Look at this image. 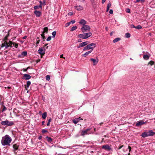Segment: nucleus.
I'll use <instances>...</instances> for the list:
<instances>
[{
    "label": "nucleus",
    "instance_id": "1",
    "mask_svg": "<svg viewBox=\"0 0 155 155\" xmlns=\"http://www.w3.org/2000/svg\"><path fill=\"white\" fill-rule=\"evenodd\" d=\"M9 35V34L8 33V35L5 37L3 40L2 41V44L1 46V48L5 47V48L7 49L8 47L11 48L12 47V42L10 41H9L8 42H7L6 41Z\"/></svg>",
    "mask_w": 155,
    "mask_h": 155
},
{
    "label": "nucleus",
    "instance_id": "2",
    "mask_svg": "<svg viewBox=\"0 0 155 155\" xmlns=\"http://www.w3.org/2000/svg\"><path fill=\"white\" fill-rule=\"evenodd\" d=\"M12 141L11 138L6 135L3 137L1 140V143L3 146H10V143Z\"/></svg>",
    "mask_w": 155,
    "mask_h": 155
},
{
    "label": "nucleus",
    "instance_id": "3",
    "mask_svg": "<svg viewBox=\"0 0 155 155\" xmlns=\"http://www.w3.org/2000/svg\"><path fill=\"white\" fill-rule=\"evenodd\" d=\"M95 44L94 43H92L87 45L86 46L84 47L83 50L87 51L89 49H91V50H92V51L94 48H95Z\"/></svg>",
    "mask_w": 155,
    "mask_h": 155
},
{
    "label": "nucleus",
    "instance_id": "4",
    "mask_svg": "<svg viewBox=\"0 0 155 155\" xmlns=\"http://www.w3.org/2000/svg\"><path fill=\"white\" fill-rule=\"evenodd\" d=\"M91 28L90 27L87 25H85L83 26L81 28V30L82 32H84L89 31Z\"/></svg>",
    "mask_w": 155,
    "mask_h": 155
},
{
    "label": "nucleus",
    "instance_id": "5",
    "mask_svg": "<svg viewBox=\"0 0 155 155\" xmlns=\"http://www.w3.org/2000/svg\"><path fill=\"white\" fill-rule=\"evenodd\" d=\"M90 128H87L84 130H82L81 132V135L82 136L84 137L87 134H90L89 131L91 130Z\"/></svg>",
    "mask_w": 155,
    "mask_h": 155
},
{
    "label": "nucleus",
    "instance_id": "6",
    "mask_svg": "<svg viewBox=\"0 0 155 155\" xmlns=\"http://www.w3.org/2000/svg\"><path fill=\"white\" fill-rule=\"evenodd\" d=\"M102 148L103 149L108 151H110L111 150V148L108 144H106L103 146L102 147Z\"/></svg>",
    "mask_w": 155,
    "mask_h": 155
},
{
    "label": "nucleus",
    "instance_id": "7",
    "mask_svg": "<svg viewBox=\"0 0 155 155\" xmlns=\"http://www.w3.org/2000/svg\"><path fill=\"white\" fill-rule=\"evenodd\" d=\"M88 43L87 41H85L80 43L78 46L77 48H79L86 45Z\"/></svg>",
    "mask_w": 155,
    "mask_h": 155
},
{
    "label": "nucleus",
    "instance_id": "8",
    "mask_svg": "<svg viewBox=\"0 0 155 155\" xmlns=\"http://www.w3.org/2000/svg\"><path fill=\"white\" fill-rule=\"evenodd\" d=\"M31 78V76L29 74H24L22 79L26 80H28L30 79Z\"/></svg>",
    "mask_w": 155,
    "mask_h": 155
},
{
    "label": "nucleus",
    "instance_id": "9",
    "mask_svg": "<svg viewBox=\"0 0 155 155\" xmlns=\"http://www.w3.org/2000/svg\"><path fill=\"white\" fill-rule=\"evenodd\" d=\"M38 52L41 55H44L45 54V50H44L42 48H40L38 51Z\"/></svg>",
    "mask_w": 155,
    "mask_h": 155
},
{
    "label": "nucleus",
    "instance_id": "10",
    "mask_svg": "<svg viewBox=\"0 0 155 155\" xmlns=\"http://www.w3.org/2000/svg\"><path fill=\"white\" fill-rule=\"evenodd\" d=\"M145 123V122H143L142 120H141L139 121H138L136 124V126H140L141 125L143 124H144Z\"/></svg>",
    "mask_w": 155,
    "mask_h": 155
},
{
    "label": "nucleus",
    "instance_id": "11",
    "mask_svg": "<svg viewBox=\"0 0 155 155\" xmlns=\"http://www.w3.org/2000/svg\"><path fill=\"white\" fill-rule=\"evenodd\" d=\"M147 133L149 136H153L155 134V132H153L152 130H149Z\"/></svg>",
    "mask_w": 155,
    "mask_h": 155
},
{
    "label": "nucleus",
    "instance_id": "12",
    "mask_svg": "<svg viewBox=\"0 0 155 155\" xmlns=\"http://www.w3.org/2000/svg\"><path fill=\"white\" fill-rule=\"evenodd\" d=\"M34 13L37 17H39L41 14V12L40 11H37V10L35 11L34 12Z\"/></svg>",
    "mask_w": 155,
    "mask_h": 155
},
{
    "label": "nucleus",
    "instance_id": "13",
    "mask_svg": "<svg viewBox=\"0 0 155 155\" xmlns=\"http://www.w3.org/2000/svg\"><path fill=\"white\" fill-rule=\"evenodd\" d=\"M90 60L91 61L93 62V65H96L98 63V60H97L93 58H91Z\"/></svg>",
    "mask_w": 155,
    "mask_h": 155
},
{
    "label": "nucleus",
    "instance_id": "14",
    "mask_svg": "<svg viewBox=\"0 0 155 155\" xmlns=\"http://www.w3.org/2000/svg\"><path fill=\"white\" fill-rule=\"evenodd\" d=\"M79 24L83 25V26L85 25V24H86V21L84 19H81L80 21L79 22Z\"/></svg>",
    "mask_w": 155,
    "mask_h": 155
},
{
    "label": "nucleus",
    "instance_id": "15",
    "mask_svg": "<svg viewBox=\"0 0 155 155\" xmlns=\"http://www.w3.org/2000/svg\"><path fill=\"white\" fill-rule=\"evenodd\" d=\"M78 38H82L83 39H86L84 33L78 35Z\"/></svg>",
    "mask_w": 155,
    "mask_h": 155
},
{
    "label": "nucleus",
    "instance_id": "16",
    "mask_svg": "<svg viewBox=\"0 0 155 155\" xmlns=\"http://www.w3.org/2000/svg\"><path fill=\"white\" fill-rule=\"evenodd\" d=\"M75 8L78 11H80L83 9V7L80 5L75 6Z\"/></svg>",
    "mask_w": 155,
    "mask_h": 155
},
{
    "label": "nucleus",
    "instance_id": "17",
    "mask_svg": "<svg viewBox=\"0 0 155 155\" xmlns=\"http://www.w3.org/2000/svg\"><path fill=\"white\" fill-rule=\"evenodd\" d=\"M141 136L144 138L149 136L147 132H144L142 134Z\"/></svg>",
    "mask_w": 155,
    "mask_h": 155
},
{
    "label": "nucleus",
    "instance_id": "18",
    "mask_svg": "<svg viewBox=\"0 0 155 155\" xmlns=\"http://www.w3.org/2000/svg\"><path fill=\"white\" fill-rule=\"evenodd\" d=\"M84 34L85 35L86 39L88 37L91 36L92 35V33L91 32H88L87 33H85Z\"/></svg>",
    "mask_w": 155,
    "mask_h": 155
},
{
    "label": "nucleus",
    "instance_id": "19",
    "mask_svg": "<svg viewBox=\"0 0 155 155\" xmlns=\"http://www.w3.org/2000/svg\"><path fill=\"white\" fill-rule=\"evenodd\" d=\"M92 52V50H91L90 51H87L84 54H83L82 55V56H83L84 57H86L87 55H88L89 53H91Z\"/></svg>",
    "mask_w": 155,
    "mask_h": 155
},
{
    "label": "nucleus",
    "instance_id": "20",
    "mask_svg": "<svg viewBox=\"0 0 155 155\" xmlns=\"http://www.w3.org/2000/svg\"><path fill=\"white\" fill-rule=\"evenodd\" d=\"M19 146L17 144H15L13 145V147L14 149V151H16L18 150V147Z\"/></svg>",
    "mask_w": 155,
    "mask_h": 155
},
{
    "label": "nucleus",
    "instance_id": "21",
    "mask_svg": "<svg viewBox=\"0 0 155 155\" xmlns=\"http://www.w3.org/2000/svg\"><path fill=\"white\" fill-rule=\"evenodd\" d=\"M31 82L30 81H27V82L26 85H25V89H27V88H28L29 86L31 84Z\"/></svg>",
    "mask_w": 155,
    "mask_h": 155
},
{
    "label": "nucleus",
    "instance_id": "22",
    "mask_svg": "<svg viewBox=\"0 0 155 155\" xmlns=\"http://www.w3.org/2000/svg\"><path fill=\"white\" fill-rule=\"evenodd\" d=\"M7 126H11L14 124V122L13 121H9L8 120V122L7 123Z\"/></svg>",
    "mask_w": 155,
    "mask_h": 155
},
{
    "label": "nucleus",
    "instance_id": "23",
    "mask_svg": "<svg viewBox=\"0 0 155 155\" xmlns=\"http://www.w3.org/2000/svg\"><path fill=\"white\" fill-rule=\"evenodd\" d=\"M111 4L110 2L108 3V4L107 5V10H106V12H108L109 10L110 7L111 6Z\"/></svg>",
    "mask_w": 155,
    "mask_h": 155
},
{
    "label": "nucleus",
    "instance_id": "24",
    "mask_svg": "<svg viewBox=\"0 0 155 155\" xmlns=\"http://www.w3.org/2000/svg\"><path fill=\"white\" fill-rule=\"evenodd\" d=\"M46 138L48 142L51 143L52 141V139L51 137L47 136Z\"/></svg>",
    "mask_w": 155,
    "mask_h": 155
},
{
    "label": "nucleus",
    "instance_id": "25",
    "mask_svg": "<svg viewBox=\"0 0 155 155\" xmlns=\"http://www.w3.org/2000/svg\"><path fill=\"white\" fill-rule=\"evenodd\" d=\"M149 56L147 54H144L143 56V58L145 60H147L149 59Z\"/></svg>",
    "mask_w": 155,
    "mask_h": 155
},
{
    "label": "nucleus",
    "instance_id": "26",
    "mask_svg": "<svg viewBox=\"0 0 155 155\" xmlns=\"http://www.w3.org/2000/svg\"><path fill=\"white\" fill-rule=\"evenodd\" d=\"M8 122V120H6L4 121H2L1 122V124L3 125H7V123Z\"/></svg>",
    "mask_w": 155,
    "mask_h": 155
},
{
    "label": "nucleus",
    "instance_id": "27",
    "mask_svg": "<svg viewBox=\"0 0 155 155\" xmlns=\"http://www.w3.org/2000/svg\"><path fill=\"white\" fill-rule=\"evenodd\" d=\"M47 116V113L45 112L42 114V118L43 119H45Z\"/></svg>",
    "mask_w": 155,
    "mask_h": 155
},
{
    "label": "nucleus",
    "instance_id": "28",
    "mask_svg": "<svg viewBox=\"0 0 155 155\" xmlns=\"http://www.w3.org/2000/svg\"><path fill=\"white\" fill-rule=\"evenodd\" d=\"M121 39L120 38H115V39H114L113 41L114 43H116L118 41H120Z\"/></svg>",
    "mask_w": 155,
    "mask_h": 155
},
{
    "label": "nucleus",
    "instance_id": "29",
    "mask_svg": "<svg viewBox=\"0 0 155 155\" xmlns=\"http://www.w3.org/2000/svg\"><path fill=\"white\" fill-rule=\"evenodd\" d=\"M48 28L47 27H45L44 28V31L43 32V33H44L45 32H46V33H48Z\"/></svg>",
    "mask_w": 155,
    "mask_h": 155
},
{
    "label": "nucleus",
    "instance_id": "30",
    "mask_svg": "<svg viewBox=\"0 0 155 155\" xmlns=\"http://www.w3.org/2000/svg\"><path fill=\"white\" fill-rule=\"evenodd\" d=\"M77 28V27L76 26H74L72 27L71 29V31H73L74 30H76Z\"/></svg>",
    "mask_w": 155,
    "mask_h": 155
},
{
    "label": "nucleus",
    "instance_id": "31",
    "mask_svg": "<svg viewBox=\"0 0 155 155\" xmlns=\"http://www.w3.org/2000/svg\"><path fill=\"white\" fill-rule=\"evenodd\" d=\"M73 121L74 124H76L78 123V122L79 121V120H78V119H74L73 120Z\"/></svg>",
    "mask_w": 155,
    "mask_h": 155
},
{
    "label": "nucleus",
    "instance_id": "32",
    "mask_svg": "<svg viewBox=\"0 0 155 155\" xmlns=\"http://www.w3.org/2000/svg\"><path fill=\"white\" fill-rule=\"evenodd\" d=\"M39 8H41V5H36L34 7V8L35 9H38Z\"/></svg>",
    "mask_w": 155,
    "mask_h": 155
},
{
    "label": "nucleus",
    "instance_id": "33",
    "mask_svg": "<svg viewBox=\"0 0 155 155\" xmlns=\"http://www.w3.org/2000/svg\"><path fill=\"white\" fill-rule=\"evenodd\" d=\"M21 54L22 56H26L27 54V53L26 51H24L22 52Z\"/></svg>",
    "mask_w": 155,
    "mask_h": 155
},
{
    "label": "nucleus",
    "instance_id": "34",
    "mask_svg": "<svg viewBox=\"0 0 155 155\" xmlns=\"http://www.w3.org/2000/svg\"><path fill=\"white\" fill-rule=\"evenodd\" d=\"M130 35L129 33H127L125 34V37L127 38H130Z\"/></svg>",
    "mask_w": 155,
    "mask_h": 155
},
{
    "label": "nucleus",
    "instance_id": "35",
    "mask_svg": "<svg viewBox=\"0 0 155 155\" xmlns=\"http://www.w3.org/2000/svg\"><path fill=\"white\" fill-rule=\"evenodd\" d=\"M12 47H15L16 48H17L18 47V45L17 44H15L13 42H12Z\"/></svg>",
    "mask_w": 155,
    "mask_h": 155
},
{
    "label": "nucleus",
    "instance_id": "36",
    "mask_svg": "<svg viewBox=\"0 0 155 155\" xmlns=\"http://www.w3.org/2000/svg\"><path fill=\"white\" fill-rule=\"evenodd\" d=\"M42 39L43 40V41H45V34L44 33H42V34L41 35Z\"/></svg>",
    "mask_w": 155,
    "mask_h": 155
},
{
    "label": "nucleus",
    "instance_id": "37",
    "mask_svg": "<svg viewBox=\"0 0 155 155\" xmlns=\"http://www.w3.org/2000/svg\"><path fill=\"white\" fill-rule=\"evenodd\" d=\"M52 35L53 38H54L55 37L56 35V31H53L52 33Z\"/></svg>",
    "mask_w": 155,
    "mask_h": 155
},
{
    "label": "nucleus",
    "instance_id": "38",
    "mask_svg": "<svg viewBox=\"0 0 155 155\" xmlns=\"http://www.w3.org/2000/svg\"><path fill=\"white\" fill-rule=\"evenodd\" d=\"M142 28V26L140 25H138L137 26H136L135 28H136L137 29H141Z\"/></svg>",
    "mask_w": 155,
    "mask_h": 155
},
{
    "label": "nucleus",
    "instance_id": "39",
    "mask_svg": "<svg viewBox=\"0 0 155 155\" xmlns=\"http://www.w3.org/2000/svg\"><path fill=\"white\" fill-rule=\"evenodd\" d=\"M46 79L48 81H49L50 79V77L49 75H47L46 76Z\"/></svg>",
    "mask_w": 155,
    "mask_h": 155
},
{
    "label": "nucleus",
    "instance_id": "40",
    "mask_svg": "<svg viewBox=\"0 0 155 155\" xmlns=\"http://www.w3.org/2000/svg\"><path fill=\"white\" fill-rule=\"evenodd\" d=\"M154 62L153 61H150L149 63L148 64H150L151 65H152L153 64Z\"/></svg>",
    "mask_w": 155,
    "mask_h": 155
},
{
    "label": "nucleus",
    "instance_id": "41",
    "mask_svg": "<svg viewBox=\"0 0 155 155\" xmlns=\"http://www.w3.org/2000/svg\"><path fill=\"white\" fill-rule=\"evenodd\" d=\"M71 24V23L70 22L67 23L65 24V27H66L69 26L70 24Z\"/></svg>",
    "mask_w": 155,
    "mask_h": 155
},
{
    "label": "nucleus",
    "instance_id": "42",
    "mask_svg": "<svg viewBox=\"0 0 155 155\" xmlns=\"http://www.w3.org/2000/svg\"><path fill=\"white\" fill-rule=\"evenodd\" d=\"M48 131L47 130L45 129H43L42 130V132L43 133H45L46 132H47Z\"/></svg>",
    "mask_w": 155,
    "mask_h": 155
},
{
    "label": "nucleus",
    "instance_id": "43",
    "mask_svg": "<svg viewBox=\"0 0 155 155\" xmlns=\"http://www.w3.org/2000/svg\"><path fill=\"white\" fill-rule=\"evenodd\" d=\"M51 36H50L48 37V38L46 39V41H50L51 40Z\"/></svg>",
    "mask_w": 155,
    "mask_h": 155
},
{
    "label": "nucleus",
    "instance_id": "44",
    "mask_svg": "<svg viewBox=\"0 0 155 155\" xmlns=\"http://www.w3.org/2000/svg\"><path fill=\"white\" fill-rule=\"evenodd\" d=\"M126 12L130 13V10L129 8H127L126 10Z\"/></svg>",
    "mask_w": 155,
    "mask_h": 155
},
{
    "label": "nucleus",
    "instance_id": "45",
    "mask_svg": "<svg viewBox=\"0 0 155 155\" xmlns=\"http://www.w3.org/2000/svg\"><path fill=\"white\" fill-rule=\"evenodd\" d=\"M109 13L110 14H112L113 13V10L112 9H110L109 11Z\"/></svg>",
    "mask_w": 155,
    "mask_h": 155
},
{
    "label": "nucleus",
    "instance_id": "46",
    "mask_svg": "<svg viewBox=\"0 0 155 155\" xmlns=\"http://www.w3.org/2000/svg\"><path fill=\"white\" fill-rule=\"evenodd\" d=\"M130 27L131 28H136V26H135L134 25H130Z\"/></svg>",
    "mask_w": 155,
    "mask_h": 155
},
{
    "label": "nucleus",
    "instance_id": "47",
    "mask_svg": "<svg viewBox=\"0 0 155 155\" xmlns=\"http://www.w3.org/2000/svg\"><path fill=\"white\" fill-rule=\"evenodd\" d=\"M73 15V12H70L68 13V15Z\"/></svg>",
    "mask_w": 155,
    "mask_h": 155
},
{
    "label": "nucleus",
    "instance_id": "48",
    "mask_svg": "<svg viewBox=\"0 0 155 155\" xmlns=\"http://www.w3.org/2000/svg\"><path fill=\"white\" fill-rule=\"evenodd\" d=\"M75 21L74 20H73L71 21H70V22L71 23H72V24H74L75 22Z\"/></svg>",
    "mask_w": 155,
    "mask_h": 155
},
{
    "label": "nucleus",
    "instance_id": "49",
    "mask_svg": "<svg viewBox=\"0 0 155 155\" xmlns=\"http://www.w3.org/2000/svg\"><path fill=\"white\" fill-rule=\"evenodd\" d=\"M42 3L43 5H46L45 1L43 0Z\"/></svg>",
    "mask_w": 155,
    "mask_h": 155
},
{
    "label": "nucleus",
    "instance_id": "50",
    "mask_svg": "<svg viewBox=\"0 0 155 155\" xmlns=\"http://www.w3.org/2000/svg\"><path fill=\"white\" fill-rule=\"evenodd\" d=\"M128 148L129 149V151L130 152L131 151V148L129 146L128 147Z\"/></svg>",
    "mask_w": 155,
    "mask_h": 155
},
{
    "label": "nucleus",
    "instance_id": "51",
    "mask_svg": "<svg viewBox=\"0 0 155 155\" xmlns=\"http://www.w3.org/2000/svg\"><path fill=\"white\" fill-rule=\"evenodd\" d=\"M123 146H124L123 145H122V146H120L118 148V150L120 149Z\"/></svg>",
    "mask_w": 155,
    "mask_h": 155
},
{
    "label": "nucleus",
    "instance_id": "52",
    "mask_svg": "<svg viewBox=\"0 0 155 155\" xmlns=\"http://www.w3.org/2000/svg\"><path fill=\"white\" fill-rule=\"evenodd\" d=\"M39 42H40V40H37L36 44L37 45V44H38Z\"/></svg>",
    "mask_w": 155,
    "mask_h": 155
},
{
    "label": "nucleus",
    "instance_id": "53",
    "mask_svg": "<svg viewBox=\"0 0 155 155\" xmlns=\"http://www.w3.org/2000/svg\"><path fill=\"white\" fill-rule=\"evenodd\" d=\"M78 42H81L82 41H81V39H78Z\"/></svg>",
    "mask_w": 155,
    "mask_h": 155
},
{
    "label": "nucleus",
    "instance_id": "54",
    "mask_svg": "<svg viewBox=\"0 0 155 155\" xmlns=\"http://www.w3.org/2000/svg\"><path fill=\"white\" fill-rule=\"evenodd\" d=\"M60 58H63L64 59H65V58L64 57H63V54H61L60 55Z\"/></svg>",
    "mask_w": 155,
    "mask_h": 155
},
{
    "label": "nucleus",
    "instance_id": "55",
    "mask_svg": "<svg viewBox=\"0 0 155 155\" xmlns=\"http://www.w3.org/2000/svg\"><path fill=\"white\" fill-rule=\"evenodd\" d=\"M42 138V136H40L38 137V139L39 140H41V139Z\"/></svg>",
    "mask_w": 155,
    "mask_h": 155
},
{
    "label": "nucleus",
    "instance_id": "56",
    "mask_svg": "<svg viewBox=\"0 0 155 155\" xmlns=\"http://www.w3.org/2000/svg\"><path fill=\"white\" fill-rule=\"evenodd\" d=\"M39 3H40V4L39 5H41V6H42V5H42V2L41 1H40L39 2Z\"/></svg>",
    "mask_w": 155,
    "mask_h": 155
},
{
    "label": "nucleus",
    "instance_id": "57",
    "mask_svg": "<svg viewBox=\"0 0 155 155\" xmlns=\"http://www.w3.org/2000/svg\"><path fill=\"white\" fill-rule=\"evenodd\" d=\"M106 0H102V4L104 3L105 2Z\"/></svg>",
    "mask_w": 155,
    "mask_h": 155
},
{
    "label": "nucleus",
    "instance_id": "58",
    "mask_svg": "<svg viewBox=\"0 0 155 155\" xmlns=\"http://www.w3.org/2000/svg\"><path fill=\"white\" fill-rule=\"evenodd\" d=\"M51 118H50L48 120V122H49L50 123V122H51Z\"/></svg>",
    "mask_w": 155,
    "mask_h": 155
},
{
    "label": "nucleus",
    "instance_id": "59",
    "mask_svg": "<svg viewBox=\"0 0 155 155\" xmlns=\"http://www.w3.org/2000/svg\"><path fill=\"white\" fill-rule=\"evenodd\" d=\"M50 124V123L49 122H48V123L47 124V126H49Z\"/></svg>",
    "mask_w": 155,
    "mask_h": 155
},
{
    "label": "nucleus",
    "instance_id": "60",
    "mask_svg": "<svg viewBox=\"0 0 155 155\" xmlns=\"http://www.w3.org/2000/svg\"><path fill=\"white\" fill-rule=\"evenodd\" d=\"M27 36H25L23 37V39H25L27 38Z\"/></svg>",
    "mask_w": 155,
    "mask_h": 155
},
{
    "label": "nucleus",
    "instance_id": "61",
    "mask_svg": "<svg viewBox=\"0 0 155 155\" xmlns=\"http://www.w3.org/2000/svg\"><path fill=\"white\" fill-rule=\"evenodd\" d=\"M23 71H27V70L26 68V69L24 68L23 69Z\"/></svg>",
    "mask_w": 155,
    "mask_h": 155
},
{
    "label": "nucleus",
    "instance_id": "62",
    "mask_svg": "<svg viewBox=\"0 0 155 155\" xmlns=\"http://www.w3.org/2000/svg\"><path fill=\"white\" fill-rule=\"evenodd\" d=\"M6 110V108L5 107H4V108H3V111H4V110Z\"/></svg>",
    "mask_w": 155,
    "mask_h": 155
},
{
    "label": "nucleus",
    "instance_id": "63",
    "mask_svg": "<svg viewBox=\"0 0 155 155\" xmlns=\"http://www.w3.org/2000/svg\"><path fill=\"white\" fill-rule=\"evenodd\" d=\"M45 121H43L42 122V125H43L44 124V123H45Z\"/></svg>",
    "mask_w": 155,
    "mask_h": 155
},
{
    "label": "nucleus",
    "instance_id": "64",
    "mask_svg": "<svg viewBox=\"0 0 155 155\" xmlns=\"http://www.w3.org/2000/svg\"><path fill=\"white\" fill-rule=\"evenodd\" d=\"M140 1V0H136V1L135 2V3L139 2Z\"/></svg>",
    "mask_w": 155,
    "mask_h": 155
}]
</instances>
